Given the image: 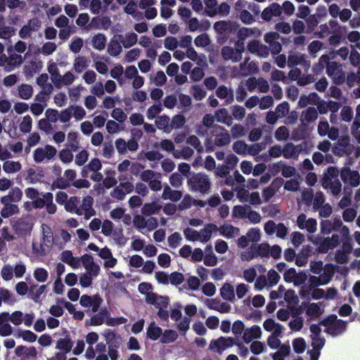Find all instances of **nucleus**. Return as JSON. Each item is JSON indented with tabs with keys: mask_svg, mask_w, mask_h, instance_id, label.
Returning <instances> with one entry per match:
<instances>
[{
	"mask_svg": "<svg viewBox=\"0 0 360 360\" xmlns=\"http://www.w3.org/2000/svg\"><path fill=\"white\" fill-rule=\"evenodd\" d=\"M217 231H218V226H205L199 232L200 239L198 240L202 243H207L211 238L212 232Z\"/></svg>",
	"mask_w": 360,
	"mask_h": 360,
	"instance_id": "6e6d98bb",
	"label": "nucleus"
},
{
	"mask_svg": "<svg viewBox=\"0 0 360 360\" xmlns=\"http://www.w3.org/2000/svg\"><path fill=\"white\" fill-rule=\"evenodd\" d=\"M304 148L303 143L295 145L292 143H288L283 147V157L286 159H297Z\"/></svg>",
	"mask_w": 360,
	"mask_h": 360,
	"instance_id": "aec40b11",
	"label": "nucleus"
},
{
	"mask_svg": "<svg viewBox=\"0 0 360 360\" xmlns=\"http://www.w3.org/2000/svg\"><path fill=\"white\" fill-rule=\"evenodd\" d=\"M213 27L214 30L221 34H226L232 30V23L225 20L215 22Z\"/></svg>",
	"mask_w": 360,
	"mask_h": 360,
	"instance_id": "a18cd8bd",
	"label": "nucleus"
},
{
	"mask_svg": "<svg viewBox=\"0 0 360 360\" xmlns=\"http://www.w3.org/2000/svg\"><path fill=\"white\" fill-rule=\"evenodd\" d=\"M84 46L83 39L79 37H75L71 39L69 49L74 53H78Z\"/></svg>",
	"mask_w": 360,
	"mask_h": 360,
	"instance_id": "338daca9",
	"label": "nucleus"
},
{
	"mask_svg": "<svg viewBox=\"0 0 360 360\" xmlns=\"http://www.w3.org/2000/svg\"><path fill=\"white\" fill-rule=\"evenodd\" d=\"M134 190V186L130 182H124L120 184L111 192L110 195L112 198L118 200L124 199L127 193H131Z\"/></svg>",
	"mask_w": 360,
	"mask_h": 360,
	"instance_id": "f3484780",
	"label": "nucleus"
},
{
	"mask_svg": "<svg viewBox=\"0 0 360 360\" xmlns=\"http://www.w3.org/2000/svg\"><path fill=\"white\" fill-rule=\"evenodd\" d=\"M72 117H74L76 120H82L86 115L84 108L80 105H72L69 106Z\"/></svg>",
	"mask_w": 360,
	"mask_h": 360,
	"instance_id": "69168bd1",
	"label": "nucleus"
},
{
	"mask_svg": "<svg viewBox=\"0 0 360 360\" xmlns=\"http://www.w3.org/2000/svg\"><path fill=\"white\" fill-rule=\"evenodd\" d=\"M186 143L193 147L198 153H201L204 151V147L201 143L200 139L195 135H191L186 138Z\"/></svg>",
	"mask_w": 360,
	"mask_h": 360,
	"instance_id": "052dcab7",
	"label": "nucleus"
},
{
	"mask_svg": "<svg viewBox=\"0 0 360 360\" xmlns=\"http://www.w3.org/2000/svg\"><path fill=\"white\" fill-rule=\"evenodd\" d=\"M183 197V191L178 189H172V186L165 184L163 185V191L161 198L164 200H170L173 202L179 201Z\"/></svg>",
	"mask_w": 360,
	"mask_h": 360,
	"instance_id": "6ab92c4d",
	"label": "nucleus"
},
{
	"mask_svg": "<svg viewBox=\"0 0 360 360\" xmlns=\"http://www.w3.org/2000/svg\"><path fill=\"white\" fill-rule=\"evenodd\" d=\"M60 259L73 269H78L80 266V259L75 257L70 250L63 251Z\"/></svg>",
	"mask_w": 360,
	"mask_h": 360,
	"instance_id": "7c9ffc66",
	"label": "nucleus"
},
{
	"mask_svg": "<svg viewBox=\"0 0 360 360\" xmlns=\"http://www.w3.org/2000/svg\"><path fill=\"white\" fill-rule=\"evenodd\" d=\"M321 233L323 235L338 233L340 235V241L341 240V237L345 240L350 238L348 226H321Z\"/></svg>",
	"mask_w": 360,
	"mask_h": 360,
	"instance_id": "393cba45",
	"label": "nucleus"
},
{
	"mask_svg": "<svg viewBox=\"0 0 360 360\" xmlns=\"http://www.w3.org/2000/svg\"><path fill=\"white\" fill-rule=\"evenodd\" d=\"M42 27V22L38 18H33L27 21L19 30L18 35L22 39H27L32 38L36 33H39V37H41L40 30Z\"/></svg>",
	"mask_w": 360,
	"mask_h": 360,
	"instance_id": "0eeeda50",
	"label": "nucleus"
},
{
	"mask_svg": "<svg viewBox=\"0 0 360 360\" xmlns=\"http://www.w3.org/2000/svg\"><path fill=\"white\" fill-rule=\"evenodd\" d=\"M182 198V200L178 205L179 210H186L193 206L195 198H193L190 194H186Z\"/></svg>",
	"mask_w": 360,
	"mask_h": 360,
	"instance_id": "774afa93",
	"label": "nucleus"
},
{
	"mask_svg": "<svg viewBox=\"0 0 360 360\" xmlns=\"http://www.w3.org/2000/svg\"><path fill=\"white\" fill-rule=\"evenodd\" d=\"M287 63L290 68L300 65L305 70H308L311 66V63L307 59V56L300 52L290 51L288 56Z\"/></svg>",
	"mask_w": 360,
	"mask_h": 360,
	"instance_id": "f8f14e48",
	"label": "nucleus"
},
{
	"mask_svg": "<svg viewBox=\"0 0 360 360\" xmlns=\"http://www.w3.org/2000/svg\"><path fill=\"white\" fill-rule=\"evenodd\" d=\"M340 119L345 122H351L354 120V111L353 109L348 105H345L340 110Z\"/></svg>",
	"mask_w": 360,
	"mask_h": 360,
	"instance_id": "680f3d73",
	"label": "nucleus"
},
{
	"mask_svg": "<svg viewBox=\"0 0 360 360\" xmlns=\"http://www.w3.org/2000/svg\"><path fill=\"white\" fill-rule=\"evenodd\" d=\"M216 96L224 101V105H229L234 101L233 90L224 85H221L216 89Z\"/></svg>",
	"mask_w": 360,
	"mask_h": 360,
	"instance_id": "4be33fe9",
	"label": "nucleus"
},
{
	"mask_svg": "<svg viewBox=\"0 0 360 360\" xmlns=\"http://www.w3.org/2000/svg\"><path fill=\"white\" fill-rule=\"evenodd\" d=\"M184 176L179 173L174 172L169 177V182L172 187L179 189L183 186Z\"/></svg>",
	"mask_w": 360,
	"mask_h": 360,
	"instance_id": "13d9d810",
	"label": "nucleus"
},
{
	"mask_svg": "<svg viewBox=\"0 0 360 360\" xmlns=\"http://www.w3.org/2000/svg\"><path fill=\"white\" fill-rule=\"evenodd\" d=\"M103 302V299L98 294L89 296L88 295H83L80 297L79 304L84 307H91V311L96 313L98 311L101 304Z\"/></svg>",
	"mask_w": 360,
	"mask_h": 360,
	"instance_id": "4468645a",
	"label": "nucleus"
},
{
	"mask_svg": "<svg viewBox=\"0 0 360 360\" xmlns=\"http://www.w3.org/2000/svg\"><path fill=\"white\" fill-rule=\"evenodd\" d=\"M103 335L107 343L109 345V348L118 349L120 347L121 344V338L120 335H117L114 331L110 329L105 330Z\"/></svg>",
	"mask_w": 360,
	"mask_h": 360,
	"instance_id": "c756f323",
	"label": "nucleus"
},
{
	"mask_svg": "<svg viewBox=\"0 0 360 360\" xmlns=\"http://www.w3.org/2000/svg\"><path fill=\"white\" fill-rule=\"evenodd\" d=\"M334 266L332 264L326 265V267L324 269L323 272L319 274V278L321 282V284L326 285L328 284L332 279L334 275Z\"/></svg>",
	"mask_w": 360,
	"mask_h": 360,
	"instance_id": "de8ad7c7",
	"label": "nucleus"
},
{
	"mask_svg": "<svg viewBox=\"0 0 360 360\" xmlns=\"http://www.w3.org/2000/svg\"><path fill=\"white\" fill-rule=\"evenodd\" d=\"M309 240L317 245V250L319 253H327L340 244V235L338 233H332L331 237H322L321 236H311Z\"/></svg>",
	"mask_w": 360,
	"mask_h": 360,
	"instance_id": "20e7f679",
	"label": "nucleus"
},
{
	"mask_svg": "<svg viewBox=\"0 0 360 360\" xmlns=\"http://www.w3.org/2000/svg\"><path fill=\"white\" fill-rule=\"evenodd\" d=\"M53 198V193L50 192L41 193V197L37 198L34 200L32 202V207L35 209H41L43 208L47 201H51V199Z\"/></svg>",
	"mask_w": 360,
	"mask_h": 360,
	"instance_id": "a19ab883",
	"label": "nucleus"
},
{
	"mask_svg": "<svg viewBox=\"0 0 360 360\" xmlns=\"http://www.w3.org/2000/svg\"><path fill=\"white\" fill-rule=\"evenodd\" d=\"M57 154L56 148L51 145L36 148L33 152V159L36 163H48L52 160Z\"/></svg>",
	"mask_w": 360,
	"mask_h": 360,
	"instance_id": "6e6552de",
	"label": "nucleus"
},
{
	"mask_svg": "<svg viewBox=\"0 0 360 360\" xmlns=\"http://www.w3.org/2000/svg\"><path fill=\"white\" fill-rule=\"evenodd\" d=\"M340 178L346 187L355 188L360 184V174L358 171L345 167L340 171Z\"/></svg>",
	"mask_w": 360,
	"mask_h": 360,
	"instance_id": "9b49d317",
	"label": "nucleus"
},
{
	"mask_svg": "<svg viewBox=\"0 0 360 360\" xmlns=\"http://www.w3.org/2000/svg\"><path fill=\"white\" fill-rule=\"evenodd\" d=\"M58 110L53 108H48L45 111V117L39 120V129L47 134L53 133L57 129L56 124L58 120Z\"/></svg>",
	"mask_w": 360,
	"mask_h": 360,
	"instance_id": "423d86ee",
	"label": "nucleus"
},
{
	"mask_svg": "<svg viewBox=\"0 0 360 360\" xmlns=\"http://www.w3.org/2000/svg\"><path fill=\"white\" fill-rule=\"evenodd\" d=\"M214 117L218 122L231 126L233 123V117L229 114L226 108H221L215 112Z\"/></svg>",
	"mask_w": 360,
	"mask_h": 360,
	"instance_id": "4c0bfd02",
	"label": "nucleus"
},
{
	"mask_svg": "<svg viewBox=\"0 0 360 360\" xmlns=\"http://www.w3.org/2000/svg\"><path fill=\"white\" fill-rule=\"evenodd\" d=\"M107 38L105 34L98 33L91 38V45L94 49L102 51L105 49L106 45Z\"/></svg>",
	"mask_w": 360,
	"mask_h": 360,
	"instance_id": "79ce46f5",
	"label": "nucleus"
},
{
	"mask_svg": "<svg viewBox=\"0 0 360 360\" xmlns=\"http://www.w3.org/2000/svg\"><path fill=\"white\" fill-rule=\"evenodd\" d=\"M232 149L238 155H245L248 153L249 146L243 141H236L233 143Z\"/></svg>",
	"mask_w": 360,
	"mask_h": 360,
	"instance_id": "4d7b16f0",
	"label": "nucleus"
},
{
	"mask_svg": "<svg viewBox=\"0 0 360 360\" xmlns=\"http://www.w3.org/2000/svg\"><path fill=\"white\" fill-rule=\"evenodd\" d=\"M317 118V109L315 107H308L302 111L300 117V121L302 126L307 127L310 124L315 122Z\"/></svg>",
	"mask_w": 360,
	"mask_h": 360,
	"instance_id": "a211bd4d",
	"label": "nucleus"
},
{
	"mask_svg": "<svg viewBox=\"0 0 360 360\" xmlns=\"http://www.w3.org/2000/svg\"><path fill=\"white\" fill-rule=\"evenodd\" d=\"M317 133L321 137L328 136L331 141H336L340 136V130L335 127H330L328 122L322 117L317 126Z\"/></svg>",
	"mask_w": 360,
	"mask_h": 360,
	"instance_id": "9d476101",
	"label": "nucleus"
},
{
	"mask_svg": "<svg viewBox=\"0 0 360 360\" xmlns=\"http://www.w3.org/2000/svg\"><path fill=\"white\" fill-rule=\"evenodd\" d=\"M186 56L190 60L196 63L198 66H204L207 65L205 56L203 54L199 55L193 47L188 48Z\"/></svg>",
	"mask_w": 360,
	"mask_h": 360,
	"instance_id": "473e14b6",
	"label": "nucleus"
},
{
	"mask_svg": "<svg viewBox=\"0 0 360 360\" xmlns=\"http://www.w3.org/2000/svg\"><path fill=\"white\" fill-rule=\"evenodd\" d=\"M73 345L74 343L70 335H67L64 338H60L57 341L56 349L68 354L72 350Z\"/></svg>",
	"mask_w": 360,
	"mask_h": 360,
	"instance_id": "e433bc0d",
	"label": "nucleus"
},
{
	"mask_svg": "<svg viewBox=\"0 0 360 360\" xmlns=\"http://www.w3.org/2000/svg\"><path fill=\"white\" fill-rule=\"evenodd\" d=\"M322 186L325 189H328L330 192L335 196H338L340 194L342 191V184L339 179H335L333 181H326L321 184Z\"/></svg>",
	"mask_w": 360,
	"mask_h": 360,
	"instance_id": "ea45409f",
	"label": "nucleus"
},
{
	"mask_svg": "<svg viewBox=\"0 0 360 360\" xmlns=\"http://www.w3.org/2000/svg\"><path fill=\"white\" fill-rule=\"evenodd\" d=\"M94 198L89 195L83 198L82 203L79 197L72 196L65 203V209L69 212L83 216L84 219L88 220L96 214L92 208Z\"/></svg>",
	"mask_w": 360,
	"mask_h": 360,
	"instance_id": "f257e3e1",
	"label": "nucleus"
},
{
	"mask_svg": "<svg viewBox=\"0 0 360 360\" xmlns=\"http://www.w3.org/2000/svg\"><path fill=\"white\" fill-rule=\"evenodd\" d=\"M162 330L160 327L155 325V322H151L147 328V338L152 340H157L162 335Z\"/></svg>",
	"mask_w": 360,
	"mask_h": 360,
	"instance_id": "37998d69",
	"label": "nucleus"
},
{
	"mask_svg": "<svg viewBox=\"0 0 360 360\" xmlns=\"http://www.w3.org/2000/svg\"><path fill=\"white\" fill-rule=\"evenodd\" d=\"M247 49L251 53L256 54L262 58H266L269 54V47L257 40L250 41Z\"/></svg>",
	"mask_w": 360,
	"mask_h": 360,
	"instance_id": "dca6fc26",
	"label": "nucleus"
},
{
	"mask_svg": "<svg viewBox=\"0 0 360 360\" xmlns=\"http://www.w3.org/2000/svg\"><path fill=\"white\" fill-rule=\"evenodd\" d=\"M21 167V164L18 161L6 160L3 164V170L7 174L16 173Z\"/></svg>",
	"mask_w": 360,
	"mask_h": 360,
	"instance_id": "09e8293b",
	"label": "nucleus"
},
{
	"mask_svg": "<svg viewBox=\"0 0 360 360\" xmlns=\"http://www.w3.org/2000/svg\"><path fill=\"white\" fill-rule=\"evenodd\" d=\"M57 49V45L52 41H46L38 49V52L43 56H48L52 55Z\"/></svg>",
	"mask_w": 360,
	"mask_h": 360,
	"instance_id": "603ef678",
	"label": "nucleus"
},
{
	"mask_svg": "<svg viewBox=\"0 0 360 360\" xmlns=\"http://www.w3.org/2000/svg\"><path fill=\"white\" fill-rule=\"evenodd\" d=\"M150 81L156 86H162L167 82V77L163 71H158L155 75L150 76Z\"/></svg>",
	"mask_w": 360,
	"mask_h": 360,
	"instance_id": "bf43d9fd",
	"label": "nucleus"
},
{
	"mask_svg": "<svg viewBox=\"0 0 360 360\" xmlns=\"http://www.w3.org/2000/svg\"><path fill=\"white\" fill-rule=\"evenodd\" d=\"M260 35L261 31L258 28L242 27L238 32V39L236 43H238L240 45L243 46V47H245L244 41L245 39L252 36L259 37Z\"/></svg>",
	"mask_w": 360,
	"mask_h": 360,
	"instance_id": "412c9836",
	"label": "nucleus"
},
{
	"mask_svg": "<svg viewBox=\"0 0 360 360\" xmlns=\"http://www.w3.org/2000/svg\"><path fill=\"white\" fill-rule=\"evenodd\" d=\"M212 136L214 138V143L217 147L226 146L231 141L228 130L219 125L215 127Z\"/></svg>",
	"mask_w": 360,
	"mask_h": 360,
	"instance_id": "ddd939ff",
	"label": "nucleus"
},
{
	"mask_svg": "<svg viewBox=\"0 0 360 360\" xmlns=\"http://www.w3.org/2000/svg\"><path fill=\"white\" fill-rule=\"evenodd\" d=\"M160 208L155 202L146 203L141 208V215L134 217V225H157V220L151 215L158 213Z\"/></svg>",
	"mask_w": 360,
	"mask_h": 360,
	"instance_id": "7ed1b4c3",
	"label": "nucleus"
},
{
	"mask_svg": "<svg viewBox=\"0 0 360 360\" xmlns=\"http://www.w3.org/2000/svg\"><path fill=\"white\" fill-rule=\"evenodd\" d=\"M8 56V72L13 71L15 68L20 66L23 63V58L20 54L12 53L13 47H8L7 49Z\"/></svg>",
	"mask_w": 360,
	"mask_h": 360,
	"instance_id": "bb28decb",
	"label": "nucleus"
},
{
	"mask_svg": "<svg viewBox=\"0 0 360 360\" xmlns=\"http://www.w3.org/2000/svg\"><path fill=\"white\" fill-rule=\"evenodd\" d=\"M79 148V143L78 141V135L77 132H69L68 134V139L66 143V148L77 151Z\"/></svg>",
	"mask_w": 360,
	"mask_h": 360,
	"instance_id": "49530a36",
	"label": "nucleus"
},
{
	"mask_svg": "<svg viewBox=\"0 0 360 360\" xmlns=\"http://www.w3.org/2000/svg\"><path fill=\"white\" fill-rule=\"evenodd\" d=\"M178 338L177 333L174 330H165L162 333L160 342L162 344H169L175 342Z\"/></svg>",
	"mask_w": 360,
	"mask_h": 360,
	"instance_id": "5fc2aeb1",
	"label": "nucleus"
},
{
	"mask_svg": "<svg viewBox=\"0 0 360 360\" xmlns=\"http://www.w3.org/2000/svg\"><path fill=\"white\" fill-rule=\"evenodd\" d=\"M43 178H44V175L41 172H37L33 169H30L27 171V176L26 180L30 184H34L41 182L43 180Z\"/></svg>",
	"mask_w": 360,
	"mask_h": 360,
	"instance_id": "e2e57ef3",
	"label": "nucleus"
},
{
	"mask_svg": "<svg viewBox=\"0 0 360 360\" xmlns=\"http://www.w3.org/2000/svg\"><path fill=\"white\" fill-rule=\"evenodd\" d=\"M18 96L24 100L30 99L33 95V88L27 84H22L18 87Z\"/></svg>",
	"mask_w": 360,
	"mask_h": 360,
	"instance_id": "864d4df0",
	"label": "nucleus"
},
{
	"mask_svg": "<svg viewBox=\"0 0 360 360\" xmlns=\"http://www.w3.org/2000/svg\"><path fill=\"white\" fill-rule=\"evenodd\" d=\"M76 78L77 77L73 72L68 71L63 75L60 74L53 84L57 89H60L63 86H70Z\"/></svg>",
	"mask_w": 360,
	"mask_h": 360,
	"instance_id": "b1692460",
	"label": "nucleus"
},
{
	"mask_svg": "<svg viewBox=\"0 0 360 360\" xmlns=\"http://www.w3.org/2000/svg\"><path fill=\"white\" fill-rule=\"evenodd\" d=\"M262 330L259 326H253L245 330L243 338L245 343L250 342L253 339H259L261 338Z\"/></svg>",
	"mask_w": 360,
	"mask_h": 360,
	"instance_id": "cd10ccee",
	"label": "nucleus"
},
{
	"mask_svg": "<svg viewBox=\"0 0 360 360\" xmlns=\"http://www.w3.org/2000/svg\"><path fill=\"white\" fill-rule=\"evenodd\" d=\"M187 186L193 193L208 194L211 191L212 181L210 176L204 172L193 173L187 178Z\"/></svg>",
	"mask_w": 360,
	"mask_h": 360,
	"instance_id": "f03ea898",
	"label": "nucleus"
},
{
	"mask_svg": "<svg viewBox=\"0 0 360 360\" xmlns=\"http://www.w3.org/2000/svg\"><path fill=\"white\" fill-rule=\"evenodd\" d=\"M125 209L122 207H117L110 212V216L115 221L122 219L124 224H129L131 221V217L129 214H125Z\"/></svg>",
	"mask_w": 360,
	"mask_h": 360,
	"instance_id": "2f4dec72",
	"label": "nucleus"
},
{
	"mask_svg": "<svg viewBox=\"0 0 360 360\" xmlns=\"http://www.w3.org/2000/svg\"><path fill=\"white\" fill-rule=\"evenodd\" d=\"M36 83L41 90L35 96L34 100L37 102L46 103L53 91L54 84L49 82V75L46 73L41 74L37 78Z\"/></svg>",
	"mask_w": 360,
	"mask_h": 360,
	"instance_id": "39448f33",
	"label": "nucleus"
},
{
	"mask_svg": "<svg viewBox=\"0 0 360 360\" xmlns=\"http://www.w3.org/2000/svg\"><path fill=\"white\" fill-rule=\"evenodd\" d=\"M122 45L125 49H129L137 43L138 35L134 32H127L124 35L117 34Z\"/></svg>",
	"mask_w": 360,
	"mask_h": 360,
	"instance_id": "72a5a7b5",
	"label": "nucleus"
},
{
	"mask_svg": "<svg viewBox=\"0 0 360 360\" xmlns=\"http://www.w3.org/2000/svg\"><path fill=\"white\" fill-rule=\"evenodd\" d=\"M122 46L120 38L115 35L110 39L107 51L111 56L117 57L122 52Z\"/></svg>",
	"mask_w": 360,
	"mask_h": 360,
	"instance_id": "a878e982",
	"label": "nucleus"
},
{
	"mask_svg": "<svg viewBox=\"0 0 360 360\" xmlns=\"http://www.w3.org/2000/svg\"><path fill=\"white\" fill-rule=\"evenodd\" d=\"M221 297L228 301H233L235 297L233 287L229 283H225L220 289Z\"/></svg>",
	"mask_w": 360,
	"mask_h": 360,
	"instance_id": "3c124183",
	"label": "nucleus"
},
{
	"mask_svg": "<svg viewBox=\"0 0 360 360\" xmlns=\"http://www.w3.org/2000/svg\"><path fill=\"white\" fill-rule=\"evenodd\" d=\"M339 170L336 167L330 166L328 167L326 171L323 173V178L321 179V184L326 181H333L335 179H338L339 175Z\"/></svg>",
	"mask_w": 360,
	"mask_h": 360,
	"instance_id": "8fccbe9b",
	"label": "nucleus"
},
{
	"mask_svg": "<svg viewBox=\"0 0 360 360\" xmlns=\"http://www.w3.org/2000/svg\"><path fill=\"white\" fill-rule=\"evenodd\" d=\"M281 15V6L278 3H273L264 8L262 13V18L269 21L274 17H279Z\"/></svg>",
	"mask_w": 360,
	"mask_h": 360,
	"instance_id": "5701e85b",
	"label": "nucleus"
},
{
	"mask_svg": "<svg viewBox=\"0 0 360 360\" xmlns=\"http://www.w3.org/2000/svg\"><path fill=\"white\" fill-rule=\"evenodd\" d=\"M85 88L81 84L69 88L68 89L69 98L72 101L77 102L80 97L81 92Z\"/></svg>",
	"mask_w": 360,
	"mask_h": 360,
	"instance_id": "0e129e2a",
	"label": "nucleus"
},
{
	"mask_svg": "<svg viewBox=\"0 0 360 360\" xmlns=\"http://www.w3.org/2000/svg\"><path fill=\"white\" fill-rule=\"evenodd\" d=\"M349 138L345 137L342 139L341 142H338L334 144L332 147V152L335 155L342 157L346 155V146L348 144Z\"/></svg>",
	"mask_w": 360,
	"mask_h": 360,
	"instance_id": "c03bdc74",
	"label": "nucleus"
},
{
	"mask_svg": "<svg viewBox=\"0 0 360 360\" xmlns=\"http://www.w3.org/2000/svg\"><path fill=\"white\" fill-rule=\"evenodd\" d=\"M239 66L241 74L245 76L252 75L258 70L257 63L253 60H250V58H246Z\"/></svg>",
	"mask_w": 360,
	"mask_h": 360,
	"instance_id": "c85d7f7f",
	"label": "nucleus"
},
{
	"mask_svg": "<svg viewBox=\"0 0 360 360\" xmlns=\"http://www.w3.org/2000/svg\"><path fill=\"white\" fill-rule=\"evenodd\" d=\"M155 125L158 129L162 130L165 133L171 132L170 118L167 115L158 116L155 120Z\"/></svg>",
	"mask_w": 360,
	"mask_h": 360,
	"instance_id": "58836bf2",
	"label": "nucleus"
},
{
	"mask_svg": "<svg viewBox=\"0 0 360 360\" xmlns=\"http://www.w3.org/2000/svg\"><path fill=\"white\" fill-rule=\"evenodd\" d=\"M279 39V34L275 32H268L264 37V41L269 46V51L274 55L278 54L282 49Z\"/></svg>",
	"mask_w": 360,
	"mask_h": 360,
	"instance_id": "2eb2a0df",
	"label": "nucleus"
},
{
	"mask_svg": "<svg viewBox=\"0 0 360 360\" xmlns=\"http://www.w3.org/2000/svg\"><path fill=\"white\" fill-rule=\"evenodd\" d=\"M245 49V47H243L240 44L235 42L233 47L229 46L222 47L221 56L225 60L237 63L241 60Z\"/></svg>",
	"mask_w": 360,
	"mask_h": 360,
	"instance_id": "1a4fd4ad",
	"label": "nucleus"
},
{
	"mask_svg": "<svg viewBox=\"0 0 360 360\" xmlns=\"http://www.w3.org/2000/svg\"><path fill=\"white\" fill-rule=\"evenodd\" d=\"M89 65V60L83 56H76L74 59L72 68L75 72L79 74L86 70Z\"/></svg>",
	"mask_w": 360,
	"mask_h": 360,
	"instance_id": "c9c22d12",
	"label": "nucleus"
},
{
	"mask_svg": "<svg viewBox=\"0 0 360 360\" xmlns=\"http://www.w3.org/2000/svg\"><path fill=\"white\" fill-rule=\"evenodd\" d=\"M347 323L341 319H338L333 325L326 329L325 332L332 336H336L346 330Z\"/></svg>",
	"mask_w": 360,
	"mask_h": 360,
	"instance_id": "f704fd0d",
	"label": "nucleus"
}]
</instances>
